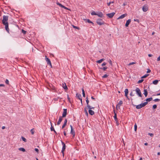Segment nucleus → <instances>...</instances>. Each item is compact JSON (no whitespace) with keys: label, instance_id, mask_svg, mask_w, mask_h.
I'll return each instance as SVG.
<instances>
[{"label":"nucleus","instance_id":"nucleus-1","mask_svg":"<svg viewBox=\"0 0 160 160\" xmlns=\"http://www.w3.org/2000/svg\"><path fill=\"white\" fill-rule=\"evenodd\" d=\"M8 16L4 15L3 16L2 23L4 25H5V28L6 31L8 33H9V29L8 28Z\"/></svg>","mask_w":160,"mask_h":160},{"label":"nucleus","instance_id":"nucleus-2","mask_svg":"<svg viewBox=\"0 0 160 160\" xmlns=\"http://www.w3.org/2000/svg\"><path fill=\"white\" fill-rule=\"evenodd\" d=\"M148 102H145L144 103H142L140 104H139L138 105L136 106V108L137 109H139L141 108L144 107L146 106Z\"/></svg>","mask_w":160,"mask_h":160},{"label":"nucleus","instance_id":"nucleus-3","mask_svg":"<svg viewBox=\"0 0 160 160\" xmlns=\"http://www.w3.org/2000/svg\"><path fill=\"white\" fill-rule=\"evenodd\" d=\"M96 22L99 25H102L104 24V22L102 19L99 18L97 20Z\"/></svg>","mask_w":160,"mask_h":160},{"label":"nucleus","instance_id":"nucleus-4","mask_svg":"<svg viewBox=\"0 0 160 160\" xmlns=\"http://www.w3.org/2000/svg\"><path fill=\"white\" fill-rule=\"evenodd\" d=\"M135 91L136 92L137 94L139 97H142V94L140 89L138 88H136L135 89Z\"/></svg>","mask_w":160,"mask_h":160},{"label":"nucleus","instance_id":"nucleus-5","mask_svg":"<svg viewBox=\"0 0 160 160\" xmlns=\"http://www.w3.org/2000/svg\"><path fill=\"white\" fill-rule=\"evenodd\" d=\"M62 148L61 152L62 153L63 156H64V152L66 149V146L65 144L62 141Z\"/></svg>","mask_w":160,"mask_h":160},{"label":"nucleus","instance_id":"nucleus-6","mask_svg":"<svg viewBox=\"0 0 160 160\" xmlns=\"http://www.w3.org/2000/svg\"><path fill=\"white\" fill-rule=\"evenodd\" d=\"M45 60L47 62V64L50 65V67L52 68V64L49 58H47L46 56H45Z\"/></svg>","mask_w":160,"mask_h":160},{"label":"nucleus","instance_id":"nucleus-7","mask_svg":"<svg viewBox=\"0 0 160 160\" xmlns=\"http://www.w3.org/2000/svg\"><path fill=\"white\" fill-rule=\"evenodd\" d=\"M76 97L78 98V99H79L80 100L81 104L82 105V98L81 95L80 94H78V93H77L76 94Z\"/></svg>","mask_w":160,"mask_h":160},{"label":"nucleus","instance_id":"nucleus-8","mask_svg":"<svg viewBox=\"0 0 160 160\" xmlns=\"http://www.w3.org/2000/svg\"><path fill=\"white\" fill-rule=\"evenodd\" d=\"M70 127L71 128V133L73 135V137H74L75 136V132L74 130H73L72 127L71 125H70Z\"/></svg>","mask_w":160,"mask_h":160},{"label":"nucleus","instance_id":"nucleus-9","mask_svg":"<svg viewBox=\"0 0 160 160\" xmlns=\"http://www.w3.org/2000/svg\"><path fill=\"white\" fill-rule=\"evenodd\" d=\"M56 4L58 5L59 6H60V7H61L62 8H64V9H65L66 10H69V9L68 8L65 7L61 3L58 2H57Z\"/></svg>","mask_w":160,"mask_h":160},{"label":"nucleus","instance_id":"nucleus-10","mask_svg":"<svg viewBox=\"0 0 160 160\" xmlns=\"http://www.w3.org/2000/svg\"><path fill=\"white\" fill-rule=\"evenodd\" d=\"M115 13L114 12H113L110 13H108L106 14V15L108 16L110 18H112L113 17Z\"/></svg>","mask_w":160,"mask_h":160},{"label":"nucleus","instance_id":"nucleus-11","mask_svg":"<svg viewBox=\"0 0 160 160\" xmlns=\"http://www.w3.org/2000/svg\"><path fill=\"white\" fill-rule=\"evenodd\" d=\"M67 114V109H63V112L62 116V118L65 117Z\"/></svg>","mask_w":160,"mask_h":160},{"label":"nucleus","instance_id":"nucleus-12","mask_svg":"<svg viewBox=\"0 0 160 160\" xmlns=\"http://www.w3.org/2000/svg\"><path fill=\"white\" fill-rule=\"evenodd\" d=\"M142 10L144 12L147 11L148 9V7L147 5H145L142 7Z\"/></svg>","mask_w":160,"mask_h":160},{"label":"nucleus","instance_id":"nucleus-13","mask_svg":"<svg viewBox=\"0 0 160 160\" xmlns=\"http://www.w3.org/2000/svg\"><path fill=\"white\" fill-rule=\"evenodd\" d=\"M122 101L121 100L118 103V104L117 105L116 108L118 109V108H120V106L122 104Z\"/></svg>","mask_w":160,"mask_h":160},{"label":"nucleus","instance_id":"nucleus-14","mask_svg":"<svg viewBox=\"0 0 160 160\" xmlns=\"http://www.w3.org/2000/svg\"><path fill=\"white\" fill-rule=\"evenodd\" d=\"M124 92H125V96L128 99H129V98H128V89H127V88L125 90Z\"/></svg>","mask_w":160,"mask_h":160},{"label":"nucleus","instance_id":"nucleus-15","mask_svg":"<svg viewBox=\"0 0 160 160\" xmlns=\"http://www.w3.org/2000/svg\"><path fill=\"white\" fill-rule=\"evenodd\" d=\"M131 22V19H129L128 20L127 22H126V24H125V26L126 27H128L129 25L130 24V23Z\"/></svg>","mask_w":160,"mask_h":160},{"label":"nucleus","instance_id":"nucleus-16","mask_svg":"<svg viewBox=\"0 0 160 160\" xmlns=\"http://www.w3.org/2000/svg\"><path fill=\"white\" fill-rule=\"evenodd\" d=\"M62 117L60 116L58 121L57 122V125H59L62 120Z\"/></svg>","mask_w":160,"mask_h":160},{"label":"nucleus","instance_id":"nucleus-17","mask_svg":"<svg viewBox=\"0 0 160 160\" xmlns=\"http://www.w3.org/2000/svg\"><path fill=\"white\" fill-rule=\"evenodd\" d=\"M127 14H122L118 18V19L123 18H124L125 17L127 16Z\"/></svg>","mask_w":160,"mask_h":160},{"label":"nucleus","instance_id":"nucleus-18","mask_svg":"<svg viewBox=\"0 0 160 160\" xmlns=\"http://www.w3.org/2000/svg\"><path fill=\"white\" fill-rule=\"evenodd\" d=\"M62 87L65 90H67L68 89V88L65 83H62Z\"/></svg>","mask_w":160,"mask_h":160},{"label":"nucleus","instance_id":"nucleus-19","mask_svg":"<svg viewBox=\"0 0 160 160\" xmlns=\"http://www.w3.org/2000/svg\"><path fill=\"white\" fill-rule=\"evenodd\" d=\"M88 112L89 114L91 115H93L94 114V112L92 110H89Z\"/></svg>","mask_w":160,"mask_h":160},{"label":"nucleus","instance_id":"nucleus-20","mask_svg":"<svg viewBox=\"0 0 160 160\" xmlns=\"http://www.w3.org/2000/svg\"><path fill=\"white\" fill-rule=\"evenodd\" d=\"M97 15L100 18H102V17L103 14L102 12H99L98 13H97Z\"/></svg>","mask_w":160,"mask_h":160},{"label":"nucleus","instance_id":"nucleus-21","mask_svg":"<svg viewBox=\"0 0 160 160\" xmlns=\"http://www.w3.org/2000/svg\"><path fill=\"white\" fill-rule=\"evenodd\" d=\"M114 118L115 120V121H117V120H118V118H117V114L115 112L114 110Z\"/></svg>","mask_w":160,"mask_h":160},{"label":"nucleus","instance_id":"nucleus-22","mask_svg":"<svg viewBox=\"0 0 160 160\" xmlns=\"http://www.w3.org/2000/svg\"><path fill=\"white\" fill-rule=\"evenodd\" d=\"M143 94L145 95V97H147L148 94V92H147V89H144Z\"/></svg>","mask_w":160,"mask_h":160},{"label":"nucleus","instance_id":"nucleus-23","mask_svg":"<svg viewBox=\"0 0 160 160\" xmlns=\"http://www.w3.org/2000/svg\"><path fill=\"white\" fill-rule=\"evenodd\" d=\"M105 60L104 58L101 59L99 60H98L97 61V63H101L103 61Z\"/></svg>","mask_w":160,"mask_h":160},{"label":"nucleus","instance_id":"nucleus-24","mask_svg":"<svg viewBox=\"0 0 160 160\" xmlns=\"http://www.w3.org/2000/svg\"><path fill=\"white\" fill-rule=\"evenodd\" d=\"M86 103H87V107H88V106H89L90 105H89V100H88V97H87L86 98Z\"/></svg>","mask_w":160,"mask_h":160},{"label":"nucleus","instance_id":"nucleus-25","mask_svg":"<svg viewBox=\"0 0 160 160\" xmlns=\"http://www.w3.org/2000/svg\"><path fill=\"white\" fill-rule=\"evenodd\" d=\"M158 82V80H156L153 81L152 83L154 85H157Z\"/></svg>","mask_w":160,"mask_h":160},{"label":"nucleus","instance_id":"nucleus-26","mask_svg":"<svg viewBox=\"0 0 160 160\" xmlns=\"http://www.w3.org/2000/svg\"><path fill=\"white\" fill-rule=\"evenodd\" d=\"M85 21L86 22H88L89 23H91L93 24V23L89 19H85Z\"/></svg>","mask_w":160,"mask_h":160},{"label":"nucleus","instance_id":"nucleus-27","mask_svg":"<svg viewBox=\"0 0 160 160\" xmlns=\"http://www.w3.org/2000/svg\"><path fill=\"white\" fill-rule=\"evenodd\" d=\"M18 150L19 151H22L23 152H24L26 151L25 149L23 148H19Z\"/></svg>","mask_w":160,"mask_h":160},{"label":"nucleus","instance_id":"nucleus-28","mask_svg":"<svg viewBox=\"0 0 160 160\" xmlns=\"http://www.w3.org/2000/svg\"><path fill=\"white\" fill-rule=\"evenodd\" d=\"M82 94L83 97H85V91H84L83 88H82Z\"/></svg>","mask_w":160,"mask_h":160},{"label":"nucleus","instance_id":"nucleus-29","mask_svg":"<svg viewBox=\"0 0 160 160\" xmlns=\"http://www.w3.org/2000/svg\"><path fill=\"white\" fill-rule=\"evenodd\" d=\"M152 98L151 97V98H148L146 99V100L147 101L146 102H150V101H151L152 100Z\"/></svg>","mask_w":160,"mask_h":160},{"label":"nucleus","instance_id":"nucleus-30","mask_svg":"<svg viewBox=\"0 0 160 160\" xmlns=\"http://www.w3.org/2000/svg\"><path fill=\"white\" fill-rule=\"evenodd\" d=\"M99 68L100 69L103 70V71H106L107 68V67H103V68Z\"/></svg>","mask_w":160,"mask_h":160},{"label":"nucleus","instance_id":"nucleus-31","mask_svg":"<svg viewBox=\"0 0 160 160\" xmlns=\"http://www.w3.org/2000/svg\"><path fill=\"white\" fill-rule=\"evenodd\" d=\"M87 108L88 109H89V110H91L92 109H94L95 108V107H91L90 105L88 106Z\"/></svg>","mask_w":160,"mask_h":160},{"label":"nucleus","instance_id":"nucleus-32","mask_svg":"<svg viewBox=\"0 0 160 160\" xmlns=\"http://www.w3.org/2000/svg\"><path fill=\"white\" fill-rule=\"evenodd\" d=\"M50 123H51V128H50L51 130V131H54V130H55V129H54V127H53V126H52V123H51V122H50Z\"/></svg>","mask_w":160,"mask_h":160},{"label":"nucleus","instance_id":"nucleus-33","mask_svg":"<svg viewBox=\"0 0 160 160\" xmlns=\"http://www.w3.org/2000/svg\"><path fill=\"white\" fill-rule=\"evenodd\" d=\"M84 112L85 113V114L87 116H88V111H87V110H86V108H85L84 109Z\"/></svg>","mask_w":160,"mask_h":160},{"label":"nucleus","instance_id":"nucleus-34","mask_svg":"<svg viewBox=\"0 0 160 160\" xmlns=\"http://www.w3.org/2000/svg\"><path fill=\"white\" fill-rule=\"evenodd\" d=\"M149 75V74H146L142 76V78H145L147 77Z\"/></svg>","mask_w":160,"mask_h":160},{"label":"nucleus","instance_id":"nucleus-35","mask_svg":"<svg viewBox=\"0 0 160 160\" xmlns=\"http://www.w3.org/2000/svg\"><path fill=\"white\" fill-rule=\"evenodd\" d=\"M97 13H96L95 11H92V12L91 13V14L92 15H97Z\"/></svg>","mask_w":160,"mask_h":160},{"label":"nucleus","instance_id":"nucleus-36","mask_svg":"<svg viewBox=\"0 0 160 160\" xmlns=\"http://www.w3.org/2000/svg\"><path fill=\"white\" fill-rule=\"evenodd\" d=\"M22 138V140L24 141V142H27V140L26 139L24 138V137H21Z\"/></svg>","mask_w":160,"mask_h":160},{"label":"nucleus","instance_id":"nucleus-37","mask_svg":"<svg viewBox=\"0 0 160 160\" xmlns=\"http://www.w3.org/2000/svg\"><path fill=\"white\" fill-rule=\"evenodd\" d=\"M137 126L136 123H135L134 125V130L136 131L137 130Z\"/></svg>","mask_w":160,"mask_h":160},{"label":"nucleus","instance_id":"nucleus-38","mask_svg":"<svg viewBox=\"0 0 160 160\" xmlns=\"http://www.w3.org/2000/svg\"><path fill=\"white\" fill-rule=\"evenodd\" d=\"M143 79H141V80H139L138 82V83H142L143 81Z\"/></svg>","mask_w":160,"mask_h":160},{"label":"nucleus","instance_id":"nucleus-39","mask_svg":"<svg viewBox=\"0 0 160 160\" xmlns=\"http://www.w3.org/2000/svg\"><path fill=\"white\" fill-rule=\"evenodd\" d=\"M72 27L74 28L77 29L78 30H79L80 29L79 28L77 27V26H75L73 25H72Z\"/></svg>","mask_w":160,"mask_h":160},{"label":"nucleus","instance_id":"nucleus-40","mask_svg":"<svg viewBox=\"0 0 160 160\" xmlns=\"http://www.w3.org/2000/svg\"><path fill=\"white\" fill-rule=\"evenodd\" d=\"M157 107V106L156 104H154V105L153 106V107H152V109H155Z\"/></svg>","mask_w":160,"mask_h":160},{"label":"nucleus","instance_id":"nucleus-41","mask_svg":"<svg viewBox=\"0 0 160 160\" xmlns=\"http://www.w3.org/2000/svg\"><path fill=\"white\" fill-rule=\"evenodd\" d=\"M160 101V99L158 98H156L153 100L154 102H158Z\"/></svg>","mask_w":160,"mask_h":160},{"label":"nucleus","instance_id":"nucleus-42","mask_svg":"<svg viewBox=\"0 0 160 160\" xmlns=\"http://www.w3.org/2000/svg\"><path fill=\"white\" fill-rule=\"evenodd\" d=\"M22 33H23L24 34H25L26 33V32L24 30L22 29Z\"/></svg>","mask_w":160,"mask_h":160},{"label":"nucleus","instance_id":"nucleus-43","mask_svg":"<svg viewBox=\"0 0 160 160\" xmlns=\"http://www.w3.org/2000/svg\"><path fill=\"white\" fill-rule=\"evenodd\" d=\"M108 75H107V74H105L104 75H103L102 77L103 78H107L108 77Z\"/></svg>","mask_w":160,"mask_h":160},{"label":"nucleus","instance_id":"nucleus-44","mask_svg":"<svg viewBox=\"0 0 160 160\" xmlns=\"http://www.w3.org/2000/svg\"><path fill=\"white\" fill-rule=\"evenodd\" d=\"M113 2H110L108 3H107V5L108 6H109L111 3H113Z\"/></svg>","mask_w":160,"mask_h":160},{"label":"nucleus","instance_id":"nucleus-45","mask_svg":"<svg viewBox=\"0 0 160 160\" xmlns=\"http://www.w3.org/2000/svg\"><path fill=\"white\" fill-rule=\"evenodd\" d=\"M5 83L7 84H9V81L8 79H6L5 81Z\"/></svg>","mask_w":160,"mask_h":160},{"label":"nucleus","instance_id":"nucleus-46","mask_svg":"<svg viewBox=\"0 0 160 160\" xmlns=\"http://www.w3.org/2000/svg\"><path fill=\"white\" fill-rule=\"evenodd\" d=\"M134 21L138 22V23L139 22V21L138 19H134Z\"/></svg>","mask_w":160,"mask_h":160},{"label":"nucleus","instance_id":"nucleus-47","mask_svg":"<svg viewBox=\"0 0 160 160\" xmlns=\"http://www.w3.org/2000/svg\"><path fill=\"white\" fill-rule=\"evenodd\" d=\"M136 62H130V63L129 64V65H132V64H135Z\"/></svg>","mask_w":160,"mask_h":160},{"label":"nucleus","instance_id":"nucleus-48","mask_svg":"<svg viewBox=\"0 0 160 160\" xmlns=\"http://www.w3.org/2000/svg\"><path fill=\"white\" fill-rule=\"evenodd\" d=\"M108 62H109V63H110V64L112 66V62L111 61V60H109V61H108Z\"/></svg>","mask_w":160,"mask_h":160},{"label":"nucleus","instance_id":"nucleus-49","mask_svg":"<svg viewBox=\"0 0 160 160\" xmlns=\"http://www.w3.org/2000/svg\"><path fill=\"white\" fill-rule=\"evenodd\" d=\"M106 63L105 62H103L102 64V66H105L106 65Z\"/></svg>","mask_w":160,"mask_h":160},{"label":"nucleus","instance_id":"nucleus-50","mask_svg":"<svg viewBox=\"0 0 160 160\" xmlns=\"http://www.w3.org/2000/svg\"><path fill=\"white\" fill-rule=\"evenodd\" d=\"M66 124L64 123V124H63V125H62V129H63L66 126Z\"/></svg>","mask_w":160,"mask_h":160},{"label":"nucleus","instance_id":"nucleus-51","mask_svg":"<svg viewBox=\"0 0 160 160\" xmlns=\"http://www.w3.org/2000/svg\"><path fill=\"white\" fill-rule=\"evenodd\" d=\"M148 135H149L151 137H153L154 135L152 133H148Z\"/></svg>","mask_w":160,"mask_h":160},{"label":"nucleus","instance_id":"nucleus-52","mask_svg":"<svg viewBox=\"0 0 160 160\" xmlns=\"http://www.w3.org/2000/svg\"><path fill=\"white\" fill-rule=\"evenodd\" d=\"M34 150H35V151H36L38 153L39 150H38V149L35 148Z\"/></svg>","mask_w":160,"mask_h":160},{"label":"nucleus","instance_id":"nucleus-53","mask_svg":"<svg viewBox=\"0 0 160 160\" xmlns=\"http://www.w3.org/2000/svg\"><path fill=\"white\" fill-rule=\"evenodd\" d=\"M130 95L131 96H134V94H133V93L132 92L130 93Z\"/></svg>","mask_w":160,"mask_h":160},{"label":"nucleus","instance_id":"nucleus-54","mask_svg":"<svg viewBox=\"0 0 160 160\" xmlns=\"http://www.w3.org/2000/svg\"><path fill=\"white\" fill-rule=\"evenodd\" d=\"M31 133L32 134H33L34 133V131H33V129H32L31 130Z\"/></svg>","mask_w":160,"mask_h":160},{"label":"nucleus","instance_id":"nucleus-55","mask_svg":"<svg viewBox=\"0 0 160 160\" xmlns=\"http://www.w3.org/2000/svg\"><path fill=\"white\" fill-rule=\"evenodd\" d=\"M151 70L148 69V70L147 71V73H150V72H151Z\"/></svg>","mask_w":160,"mask_h":160},{"label":"nucleus","instance_id":"nucleus-56","mask_svg":"<svg viewBox=\"0 0 160 160\" xmlns=\"http://www.w3.org/2000/svg\"><path fill=\"white\" fill-rule=\"evenodd\" d=\"M67 120L66 119L64 121V123H65V124H67Z\"/></svg>","mask_w":160,"mask_h":160},{"label":"nucleus","instance_id":"nucleus-57","mask_svg":"<svg viewBox=\"0 0 160 160\" xmlns=\"http://www.w3.org/2000/svg\"><path fill=\"white\" fill-rule=\"evenodd\" d=\"M157 60L158 61H160V56L158 58Z\"/></svg>","mask_w":160,"mask_h":160},{"label":"nucleus","instance_id":"nucleus-58","mask_svg":"<svg viewBox=\"0 0 160 160\" xmlns=\"http://www.w3.org/2000/svg\"><path fill=\"white\" fill-rule=\"evenodd\" d=\"M5 85L4 84H0V87H4Z\"/></svg>","mask_w":160,"mask_h":160},{"label":"nucleus","instance_id":"nucleus-59","mask_svg":"<svg viewBox=\"0 0 160 160\" xmlns=\"http://www.w3.org/2000/svg\"><path fill=\"white\" fill-rule=\"evenodd\" d=\"M127 5V2H124L123 4V6H125V5Z\"/></svg>","mask_w":160,"mask_h":160},{"label":"nucleus","instance_id":"nucleus-60","mask_svg":"<svg viewBox=\"0 0 160 160\" xmlns=\"http://www.w3.org/2000/svg\"><path fill=\"white\" fill-rule=\"evenodd\" d=\"M148 56L149 57H151L152 56V54H148Z\"/></svg>","mask_w":160,"mask_h":160},{"label":"nucleus","instance_id":"nucleus-61","mask_svg":"<svg viewBox=\"0 0 160 160\" xmlns=\"http://www.w3.org/2000/svg\"><path fill=\"white\" fill-rule=\"evenodd\" d=\"M63 133H64V135H65V136H66V132L65 131H64L63 132Z\"/></svg>","mask_w":160,"mask_h":160},{"label":"nucleus","instance_id":"nucleus-62","mask_svg":"<svg viewBox=\"0 0 160 160\" xmlns=\"http://www.w3.org/2000/svg\"><path fill=\"white\" fill-rule=\"evenodd\" d=\"M58 98H54V100H55V101H57L58 99Z\"/></svg>","mask_w":160,"mask_h":160},{"label":"nucleus","instance_id":"nucleus-63","mask_svg":"<svg viewBox=\"0 0 160 160\" xmlns=\"http://www.w3.org/2000/svg\"><path fill=\"white\" fill-rule=\"evenodd\" d=\"M67 96H68V97H67V98H68V100H69V101L70 99V98H69V96H68V95H67Z\"/></svg>","mask_w":160,"mask_h":160},{"label":"nucleus","instance_id":"nucleus-64","mask_svg":"<svg viewBox=\"0 0 160 160\" xmlns=\"http://www.w3.org/2000/svg\"><path fill=\"white\" fill-rule=\"evenodd\" d=\"M91 98L93 100H95V98L93 96H92L91 97Z\"/></svg>","mask_w":160,"mask_h":160}]
</instances>
